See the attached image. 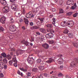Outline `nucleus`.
I'll use <instances>...</instances> for the list:
<instances>
[{
	"label": "nucleus",
	"instance_id": "obj_1",
	"mask_svg": "<svg viewBox=\"0 0 78 78\" xmlns=\"http://www.w3.org/2000/svg\"><path fill=\"white\" fill-rule=\"evenodd\" d=\"M74 24V23L73 20H70L67 22L64 21L62 22L60 24V25L64 27L68 26L69 27H72Z\"/></svg>",
	"mask_w": 78,
	"mask_h": 78
},
{
	"label": "nucleus",
	"instance_id": "obj_2",
	"mask_svg": "<svg viewBox=\"0 0 78 78\" xmlns=\"http://www.w3.org/2000/svg\"><path fill=\"white\" fill-rule=\"evenodd\" d=\"M9 29L10 31L12 32H14V31H16L17 30L16 29V27L13 25H11L9 27Z\"/></svg>",
	"mask_w": 78,
	"mask_h": 78
},
{
	"label": "nucleus",
	"instance_id": "obj_3",
	"mask_svg": "<svg viewBox=\"0 0 78 78\" xmlns=\"http://www.w3.org/2000/svg\"><path fill=\"white\" fill-rule=\"evenodd\" d=\"M6 20V16L4 15V16H2L1 18L0 19V22L2 23V24H4L5 23V20Z\"/></svg>",
	"mask_w": 78,
	"mask_h": 78
},
{
	"label": "nucleus",
	"instance_id": "obj_4",
	"mask_svg": "<svg viewBox=\"0 0 78 78\" xmlns=\"http://www.w3.org/2000/svg\"><path fill=\"white\" fill-rule=\"evenodd\" d=\"M45 36L46 38H51L53 37V34L52 33H48Z\"/></svg>",
	"mask_w": 78,
	"mask_h": 78
},
{
	"label": "nucleus",
	"instance_id": "obj_5",
	"mask_svg": "<svg viewBox=\"0 0 78 78\" xmlns=\"http://www.w3.org/2000/svg\"><path fill=\"white\" fill-rule=\"evenodd\" d=\"M26 17L27 18H30V17H33L34 15H33V13L31 12H30L27 14Z\"/></svg>",
	"mask_w": 78,
	"mask_h": 78
},
{
	"label": "nucleus",
	"instance_id": "obj_6",
	"mask_svg": "<svg viewBox=\"0 0 78 78\" xmlns=\"http://www.w3.org/2000/svg\"><path fill=\"white\" fill-rule=\"evenodd\" d=\"M6 6H5V7L3 9V12L5 13H8L9 11V7Z\"/></svg>",
	"mask_w": 78,
	"mask_h": 78
},
{
	"label": "nucleus",
	"instance_id": "obj_7",
	"mask_svg": "<svg viewBox=\"0 0 78 78\" xmlns=\"http://www.w3.org/2000/svg\"><path fill=\"white\" fill-rule=\"evenodd\" d=\"M62 54H59V65L60 64V65L61 64H62L63 62V59L62 58Z\"/></svg>",
	"mask_w": 78,
	"mask_h": 78
},
{
	"label": "nucleus",
	"instance_id": "obj_8",
	"mask_svg": "<svg viewBox=\"0 0 78 78\" xmlns=\"http://www.w3.org/2000/svg\"><path fill=\"white\" fill-rule=\"evenodd\" d=\"M23 53V51L19 50H17L16 52V54L17 56H19V55H22Z\"/></svg>",
	"mask_w": 78,
	"mask_h": 78
},
{
	"label": "nucleus",
	"instance_id": "obj_9",
	"mask_svg": "<svg viewBox=\"0 0 78 78\" xmlns=\"http://www.w3.org/2000/svg\"><path fill=\"white\" fill-rule=\"evenodd\" d=\"M1 3L2 5L4 6H7L8 4L6 3V2L5 0H1Z\"/></svg>",
	"mask_w": 78,
	"mask_h": 78
},
{
	"label": "nucleus",
	"instance_id": "obj_10",
	"mask_svg": "<svg viewBox=\"0 0 78 78\" xmlns=\"http://www.w3.org/2000/svg\"><path fill=\"white\" fill-rule=\"evenodd\" d=\"M20 70H21V71L23 72H27V71L28 70V68H24L23 67L20 68Z\"/></svg>",
	"mask_w": 78,
	"mask_h": 78
},
{
	"label": "nucleus",
	"instance_id": "obj_11",
	"mask_svg": "<svg viewBox=\"0 0 78 78\" xmlns=\"http://www.w3.org/2000/svg\"><path fill=\"white\" fill-rule=\"evenodd\" d=\"M13 62H15V63H13V65L14 66H15L16 67H17V60L16 59V58H13Z\"/></svg>",
	"mask_w": 78,
	"mask_h": 78
},
{
	"label": "nucleus",
	"instance_id": "obj_12",
	"mask_svg": "<svg viewBox=\"0 0 78 78\" xmlns=\"http://www.w3.org/2000/svg\"><path fill=\"white\" fill-rule=\"evenodd\" d=\"M21 43H22L24 45H25L26 46H28L29 44V43L27 41H25V40H23L21 41Z\"/></svg>",
	"mask_w": 78,
	"mask_h": 78
},
{
	"label": "nucleus",
	"instance_id": "obj_13",
	"mask_svg": "<svg viewBox=\"0 0 78 78\" xmlns=\"http://www.w3.org/2000/svg\"><path fill=\"white\" fill-rule=\"evenodd\" d=\"M55 61V60L54 59H52L51 58H50L48 61H46V62L47 63H51L52 62H54Z\"/></svg>",
	"mask_w": 78,
	"mask_h": 78
},
{
	"label": "nucleus",
	"instance_id": "obj_14",
	"mask_svg": "<svg viewBox=\"0 0 78 78\" xmlns=\"http://www.w3.org/2000/svg\"><path fill=\"white\" fill-rule=\"evenodd\" d=\"M42 47H44V48H45V49H47V48H48V47H49L48 45L46 43L43 44L42 45Z\"/></svg>",
	"mask_w": 78,
	"mask_h": 78
},
{
	"label": "nucleus",
	"instance_id": "obj_15",
	"mask_svg": "<svg viewBox=\"0 0 78 78\" xmlns=\"http://www.w3.org/2000/svg\"><path fill=\"white\" fill-rule=\"evenodd\" d=\"M76 63L74 61H72L70 64V67H75Z\"/></svg>",
	"mask_w": 78,
	"mask_h": 78
},
{
	"label": "nucleus",
	"instance_id": "obj_16",
	"mask_svg": "<svg viewBox=\"0 0 78 78\" xmlns=\"http://www.w3.org/2000/svg\"><path fill=\"white\" fill-rule=\"evenodd\" d=\"M23 19L24 20V22L26 25H28V23H29V20L28 19H27L25 18H24Z\"/></svg>",
	"mask_w": 78,
	"mask_h": 78
},
{
	"label": "nucleus",
	"instance_id": "obj_17",
	"mask_svg": "<svg viewBox=\"0 0 78 78\" xmlns=\"http://www.w3.org/2000/svg\"><path fill=\"white\" fill-rule=\"evenodd\" d=\"M30 28L31 30H34H34H37V29H39V27L37 26H34Z\"/></svg>",
	"mask_w": 78,
	"mask_h": 78
},
{
	"label": "nucleus",
	"instance_id": "obj_18",
	"mask_svg": "<svg viewBox=\"0 0 78 78\" xmlns=\"http://www.w3.org/2000/svg\"><path fill=\"white\" fill-rule=\"evenodd\" d=\"M16 8H17V5L14 4L12 5V6H11V9H14V11H15V9H16Z\"/></svg>",
	"mask_w": 78,
	"mask_h": 78
},
{
	"label": "nucleus",
	"instance_id": "obj_19",
	"mask_svg": "<svg viewBox=\"0 0 78 78\" xmlns=\"http://www.w3.org/2000/svg\"><path fill=\"white\" fill-rule=\"evenodd\" d=\"M40 31H41V33H46L47 32L46 30L44 28H40Z\"/></svg>",
	"mask_w": 78,
	"mask_h": 78
},
{
	"label": "nucleus",
	"instance_id": "obj_20",
	"mask_svg": "<svg viewBox=\"0 0 78 78\" xmlns=\"http://www.w3.org/2000/svg\"><path fill=\"white\" fill-rule=\"evenodd\" d=\"M3 64H4L3 62H0V69H3L4 68V67H3L4 65Z\"/></svg>",
	"mask_w": 78,
	"mask_h": 78
},
{
	"label": "nucleus",
	"instance_id": "obj_21",
	"mask_svg": "<svg viewBox=\"0 0 78 78\" xmlns=\"http://www.w3.org/2000/svg\"><path fill=\"white\" fill-rule=\"evenodd\" d=\"M46 30L47 32H52V33H55V31L51 28L47 29Z\"/></svg>",
	"mask_w": 78,
	"mask_h": 78
},
{
	"label": "nucleus",
	"instance_id": "obj_22",
	"mask_svg": "<svg viewBox=\"0 0 78 78\" xmlns=\"http://www.w3.org/2000/svg\"><path fill=\"white\" fill-rule=\"evenodd\" d=\"M27 60L28 63H30V64H32L33 63V61L31 60V58H28Z\"/></svg>",
	"mask_w": 78,
	"mask_h": 78
},
{
	"label": "nucleus",
	"instance_id": "obj_23",
	"mask_svg": "<svg viewBox=\"0 0 78 78\" xmlns=\"http://www.w3.org/2000/svg\"><path fill=\"white\" fill-rule=\"evenodd\" d=\"M38 19L40 20L41 23H43V22H44V18H38Z\"/></svg>",
	"mask_w": 78,
	"mask_h": 78
},
{
	"label": "nucleus",
	"instance_id": "obj_24",
	"mask_svg": "<svg viewBox=\"0 0 78 78\" xmlns=\"http://www.w3.org/2000/svg\"><path fill=\"white\" fill-rule=\"evenodd\" d=\"M13 61H14V58L12 60L10 61L9 62V64L10 66H12L13 65Z\"/></svg>",
	"mask_w": 78,
	"mask_h": 78
},
{
	"label": "nucleus",
	"instance_id": "obj_25",
	"mask_svg": "<svg viewBox=\"0 0 78 78\" xmlns=\"http://www.w3.org/2000/svg\"><path fill=\"white\" fill-rule=\"evenodd\" d=\"M1 55L4 58H5L6 57V54L5 53H3L1 54Z\"/></svg>",
	"mask_w": 78,
	"mask_h": 78
},
{
	"label": "nucleus",
	"instance_id": "obj_26",
	"mask_svg": "<svg viewBox=\"0 0 78 78\" xmlns=\"http://www.w3.org/2000/svg\"><path fill=\"white\" fill-rule=\"evenodd\" d=\"M6 58L8 59L9 60V59H11V56H10V55H6Z\"/></svg>",
	"mask_w": 78,
	"mask_h": 78
},
{
	"label": "nucleus",
	"instance_id": "obj_27",
	"mask_svg": "<svg viewBox=\"0 0 78 78\" xmlns=\"http://www.w3.org/2000/svg\"><path fill=\"white\" fill-rule=\"evenodd\" d=\"M3 61L5 64H6L8 62V60L6 58H4L3 60Z\"/></svg>",
	"mask_w": 78,
	"mask_h": 78
},
{
	"label": "nucleus",
	"instance_id": "obj_28",
	"mask_svg": "<svg viewBox=\"0 0 78 78\" xmlns=\"http://www.w3.org/2000/svg\"><path fill=\"white\" fill-rule=\"evenodd\" d=\"M76 7V3H75L74 6H73L71 7V8L72 9H74Z\"/></svg>",
	"mask_w": 78,
	"mask_h": 78
},
{
	"label": "nucleus",
	"instance_id": "obj_29",
	"mask_svg": "<svg viewBox=\"0 0 78 78\" xmlns=\"http://www.w3.org/2000/svg\"><path fill=\"white\" fill-rule=\"evenodd\" d=\"M3 31H5V29L3 27L0 26V32H3Z\"/></svg>",
	"mask_w": 78,
	"mask_h": 78
},
{
	"label": "nucleus",
	"instance_id": "obj_30",
	"mask_svg": "<svg viewBox=\"0 0 78 78\" xmlns=\"http://www.w3.org/2000/svg\"><path fill=\"white\" fill-rule=\"evenodd\" d=\"M59 66H60V69H61V70H62V69H63V65L62 63V64H60Z\"/></svg>",
	"mask_w": 78,
	"mask_h": 78
},
{
	"label": "nucleus",
	"instance_id": "obj_31",
	"mask_svg": "<svg viewBox=\"0 0 78 78\" xmlns=\"http://www.w3.org/2000/svg\"><path fill=\"white\" fill-rule=\"evenodd\" d=\"M32 71L34 72H37V68H34L32 69Z\"/></svg>",
	"mask_w": 78,
	"mask_h": 78
},
{
	"label": "nucleus",
	"instance_id": "obj_32",
	"mask_svg": "<svg viewBox=\"0 0 78 78\" xmlns=\"http://www.w3.org/2000/svg\"><path fill=\"white\" fill-rule=\"evenodd\" d=\"M69 32V30L68 29H66L64 30V31H63V33L65 34H67Z\"/></svg>",
	"mask_w": 78,
	"mask_h": 78
},
{
	"label": "nucleus",
	"instance_id": "obj_33",
	"mask_svg": "<svg viewBox=\"0 0 78 78\" xmlns=\"http://www.w3.org/2000/svg\"><path fill=\"white\" fill-rule=\"evenodd\" d=\"M46 26L47 28H52V24H48L46 25Z\"/></svg>",
	"mask_w": 78,
	"mask_h": 78
},
{
	"label": "nucleus",
	"instance_id": "obj_34",
	"mask_svg": "<svg viewBox=\"0 0 78 78\" xmlns=\"http://www.w3.org/2000/svg\"><path fill=\"white\" fill-rule=\"evenodd\" d=\"M38 69L39 70H44V66H39L38 67Z\"/></svg>",
	"mask_w": 78,
	"mask_h": 78
},
{
	"label": "nucleus",
	"instance_id": "obj_35",
	"mask_svg": "<svg viewBox=\"0 0 78 78\" xmlns=\"http://www.w3.org/2000/svg\"><path fill=\"white\" fill-rule=\"evenodd\" d=\"M63 76V73H59V77L60 78H62V77Z\"/></svg>",
	"mask_w": 78,
	"mask_h": 78
},
{
	"label": "nucleus",
	"instance_id": "obj_36",
	"mask_svg": "<svg viewBox=\"0 0 78 78\" xmlns=\"http://www.w3.org/2000/svg\"><path fill=\"white\" fill-rule=\"evenodd\" d=\"M74 60V61H75L76 63H78V58H75Z\"/></svg>",
	"mask_w": 78,
	"mask_h": 78
},
{
	"label": "nucleus",
	"instance_id": "obj_37",
	"mask_svg": "<svg viewBox=\"0 0 78 78\" xmlns=\"http://www.w3.org/2000/svg\"><path fill=\"white\" fill-rule=\"evenodd\" d=\"M48 42L49 44H53V43H54V41L53 40H50L48 41Z\"/></svg>",
	"mask_w": 78,
	"mask_h": 78
},
{
	"label": "nucleus",
	"instance_id": "obj_38",
	"mask_svg": "<svg viewBox=\"0 0 78 78\" xmlns=\"http://www.w3.org/2000/svg\"><path fill=\"white\" fill-rule=\"evenodd\" d=\"M74 3L73 2V0H70V5H73Z\"/></svg>",
	"mask_w": 78,
	"mask_h": 78
},
{
	"label": "nucleus",
	"instance_id": "obj_39",
	"mask_svg": "<svg viewBox=\"0 0 78 78\" xmlns=\"http://www.w3.org/2000/svg\"><path fill=\"white\" fill-rule=\"evenodd\" d=\"M63 11L62 9L61 8L60 9L59 11V12L60 13H63Z\"/></svg>",
	"mask_w": 78,
	"mask_h": 78
},
{
	"label": "nucleus",
	"instance_id": "obj_40",
	"mask_svg": "<svg viewBox=\"0 0 78 78\" xmlns=\"http://www.w3.org/2000/svg\"><path fill=\"white\" fill-rule=\"evenodd\" d=\"M77 15H78V13L76 12V13H75V14H74V15H73V17H76L77 16Z\"/></svg>",
	"mask_w": 78,
	"mask_h": 78
},
{
	"label": "nucleus",
	"instance_id": "obj_41",
	"mask_svg": "<svg viewBox=\"0 0 78 78\" xmlns=\"http://www.w3.org/2000/svg\"><path fill=\"white\" fill-rule=\"evenodd\" d=\"M73 44L74 45V46H75V47H76V48L78 47L77 43H73Z\"/></svg>",
	"mask_w": 78,
	"mask_h": 78
},
{
	"label": "nucleus",
	"instance_id": "obj_42",
	"mask_svg": "<svg viewBox=\"0 0 78 78\" xmlns=\"http://www.w3.org/2000/svg\"><path fill=\"white\" fill-rule=\"evenodd\" d=\"M70 0H68L66 2L67 5H70Z\"/></svg>",
	"mask_w": 78,
	"mask_h": 78
},
{
	"label": "nucleus",
	"instance_id": "obj_43",
	"mask_svg": "<svg viewBox=\"0 0 78 78\" xmlns=\"http://www.w3.org/2000/svg\"><path fill=\"white\" fill-rule=\"evenodd\" d=\"M72 13H73V12H67L66 14L67 15H71Z\"/></svg>",
	"mask_w": 78,
	"mask_h": 78
},
{
	"label": "nucleus",
	"instance_id": "obj_44",
	"mask_svg": "<svg viewBox=\"0 0 78 78\" xmlns=\"http://www.w3.org/2000/svg\"><path fill=\"white\" fill-rule=\"evenodd\" d=\"M63 3V1L62 0H60V2H59V5H62V3Z\"/></svg>",
	"mask_w": 78,
	"mask_h": 78
},
{
	"label": "nucleus",
	"instance_id": "obj_45",
	"mask_svg": "<svg viewBox=\"0 0 78 78\" xmlns=\"http://www.w3.org/2000/svg\"><path fill=\"white\" fill-rule=\"evenodd\" d=\"M30 39L31 42H33L34 41V38L32 37H31L30 38Z\"/></svg>",
	"mask_w": 78,
	"mask_h": 78
},
{
	"label": "nucleus",
	"instance_id": "obj_46",
	"mask_svg": "<svg viewBox=\"0 0 78 78\" xmlns=\"http://www.w3.org/2000/svg\"><path fill=\"white\" fill-rule=\"evenodd\" d=\"M50 15L49 16V18H52L53 17V15L51 14V13H50Z\"/></svg>",
	"mask_w": 78,
	"mask_h": 78
},
{
	"label": "nucleus",
	"instance_id": "obj_47",
	"mask_svg": "<svg viewBox=\"0 0 78 78\" xmlns=\"http://www.w3.org/2000/svg\"><path fill=\"white\" fill-rule=\"evenodd\" d=\"M29 24L30 26H33L34 25V23L32 22H30Z\"/></svg>",
	"mask_w": 78,
	"mask_h": 78
},
{
	"label": "nucleus",
	"instance_id": "obj_48",
	"mask_svg": "<svg viewBox=\"0 0 78 78\" xmlns=\"http://www.w3.org/2000/svg\"><path fill=\"white\" fill-rule=\"evenodd\" d=\"M22 12L23 14H25V9L24 8H23L22 9Z\"/></svg>",
	"mask_w": 78,
	"mask_h": 78
},
{
	"label": "nucleus",
	"instance_id": "obj_49",
	"mask_svg": "<svg viewBox=\"0 0 78 78\" xmlns=\"http://www.w3.org/2000/svg\"><path fill=\"white\" fill-rule=\"evenodd\" d=\"M41 62V60L40 59H38L37 60V62H38V63H40Z\"/></svg>",
	"mask_w": 78,
	"mask_h": 78
},
{
	"label": "nucleus",
	"instance_id": "obj_50",
	"mask_svg": "<svg viewBox=\"0 0 78 78\" xmlns=\"http://www.w3.org/2000/svg\"><path fill=\"white\" fill-rule=\"evenodd\" d=\"M16 0H10V2L11 3H15Z\"/></svg>",
	"mask_w": 78,
	"mask_h": 78
},
{
	"label": "nucleus",
	"instance_id": "obj_51",
	"mask_svg": "<svg viewBox=\"0 0 78 78\" xmlns=\"http://www.w3.org/2000/svg\"><path fill=\"white\" fill-rule=\"evenodd\" d=\"M4 76V75H3V74L2 73H0V77H1L2 78V77H3Z\"/></svg>",
	"mask_w": 78,
	"mask_h": 78
},
{
	"label": "nucleus",
	"instance_id": "obj_52",
	"mask_svg": "<svg viewBox=\"0 0 78 78\" xmlns=\"http://www.w3.org/2000/svg\"><path fill=\"white\" fill-rule=\"evenodd\" d=\"M30 75H31V73L29 72L27 73V76H30Z\"/></svg>",
	"mask_w": 78,
	"mask_h": 78
},
{
	"label": "nucleus",
	"instance_id": "obj_53",
	"mask_svg": "<svg viewBox=\"0 0 78 78\" xmlns=\"http://www.w3.org/2000/svg\"><path fill=\"white\" fill-rule=\"evenodd\" d=\"M4 68L5 69H6L7 68V65H5L4 66H3Z\"/></svg>",
	"mask_w": 78,
	"mask_h": 78
},
{
	"label": "nucleus",
	"instance_id": "obj_54",
	"mask_svg": "<svg viewBox=\"0 0 78 78\" xmlns=\"http://www.w3.org/2000/svg\"><path fill=\"white\" fill-rule=\"evenodd\" d=\"M70 78V76H69L68 75H66V76H65V78Z\"/></svg>",
	"mask_w": 78,
	"mask_h": 78
},
{
	"label": "nucleus",
	"instance_id": "obj_55",
	"mask_svg": "<svg viewBox=\"0 0 78 78\" xmlns=\"http://www.w3.org/2000/svg\"><path fill=\"white\" fill-rule=\"evenodd\" d=\"M36 78H43V77H42V76L41 75L38 76V77H36Z\"/></svg>",
	"mask_w": 78,
	"mask_h": 78
},
{
	"label": "nucleus",
	"instance_id": "obj_56",
	"mask_svg": "<svg viewBox=\"0 0 78 78\" xmlns=\"http://www.w3.org/2000/svg\"><path fill=\"white\" fill-rule=\"evenodd\" d=\"M52 12H55L56 11V9L55 8L52 9Z\"/></svg>",
	"mask_w": 78,
	"mask_h": 78
},
{
	"label": "nucleus",
	"instance_id": "obj_57",
	"mask_svg": "<svg viewBox=\"0 0 78 78\" xmlns=\"http://www.w3.org/2000/svg\"><path fill=\"white\" fill-rule=\"evenodd\" d=\"M68 35H69V36H71V37H73V34L71 33H69Z\"/></svg>",
	"mask_w": 78,
	"mask_h": 78
},
{
	"label": "nucleus",
	"instance_id": "obj_58",
	"mask_svg": "<svg viewBox=\"0 0 78 78\" xmlns=\"http://www.w3.org/2000/svg\"><path fill=\"white\" fill-rule=\"evenodd\" d=\"M36 34H37V35H40V33L38 32H36Z\"/></svg>",
	"mask_w": 78,
	"mask_h": 78
},
{
	"label": "nucleus",
	"instance_id": "obj_59",
	"mask_svg": "<svg viewBox=\"0 0 78 78\" xmlns=\"http://www.w3.org/2000/svg\"><path fill=\"white\" fill-rule=\"evenodd\" d=\"M22 29H23V30H25V27L23 26V27H22Z\"/></svg>",
	"mask_w": 78,
	"mask_h": 78
},
{
	"label": "nucleus",
	"instance_id": "obj_60",
	"mask_svg": "<svg viewBox=\"0 0 78 78\" xmlns=\"http://www.w3.org/2000/svg\"><path fill=\"white\" fill-rule=\"evenodd\" d=\"M52 20L53 22H55V21H56V19L55 18H53L52 19Z\"/></svg>",
	"mask_w": 78,
	"mask_h": 78
},
{
	"label": "nucleus",
	"instance_id": "obj_61",
	"mask_svg": "<svg viewBox=\"0 0 78 78\" xmlns=\"http://www.w3.org/2000/svg\"><path fill=\"white\" fill-rule=\"evenodd\" d=\"M47 74H46V73H44V76H45L46 77H47Z\"/></svg>",
	"mask_w": 78,
	"mask_h": 78
},
{
	"label": "nucleus",
	"instance_id": "obj_62",
	"mask_svg": "<svg viewBox=\"0 0 78 78\" xmlns=\"http://www.w3.org/2000/svg\"><path fill=\"white\" fill-rule=\"evenodd\" d=\"M55 73V72L53 71H52L50 73V74H53V73Z\"/></svg>",
	"mask_w": 78,
	"mask_h": 78
},
{
	"label": "nucleus",
	"instance_id": "obj_63",
	"mask_svg": "<svg viewBox=\"0 0 78 78\" xmlns=\"http://www.w3.org/2000/svg\"><path fill=\"white\" fill-rule=\"evenodd\" d=\"M19 21L20 22H23V20L22 19L20 20Z\"/></svg>",
	"mask_w": 78,
	"mask_h": 78
},
{
	"label": "nucleus",
	"instance_id": "obj_64",
	"mask_svg": "<svg viewBox=\"0 0 78 78\" xmlns=\"http://www.w3.org/2000/svg\"><path fill=\"white\" fill-rule=\"evenodd\" d=\"M12 51H15L16 50L14 48H12Z\"/></svg>",
	"mask_w": 78,
	"mask_h": 78
}]
</instances>
